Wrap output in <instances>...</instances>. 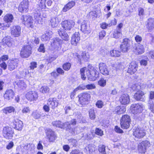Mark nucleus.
Here are the masks:
<instances>
[{
	"label": "nucleus",
	"mask_w": 154,
	"mask_h": 154,
	"mask_svg": "<svg viewBox=\"0 0 154 154\" xmlns=\"http://www.w3.org/2000/svg\"><path fill=\"white\" fill-rule=\"evenodd\" d=\"M131 121L130 116L128 115H124L122 116L120 120L121 127L123 129H127L129 126Z\"/></svg>",
	"instance_id": "f257e3e1"
},
{
	"label": "nucleus",
	"mask_w": 154,
	"mask_h": 154,
	"mask_svg": "<svg viewBox=\"0 0 154 154\" xmlns=\"http://www.w3.org/2000/svg\"><path fill=\"white\" fill-rule=\"evenodd\" d=\"M3 134L5 138L8 139H11L14 134V130L8 126L4 127Z\"/></svg>",
	"instance_id": "f03ea898"
},
{
	"label": "nucleus",
	"mask_w": 154,
	"mask_h": 154,
	"mask_svg": "<svg viewBox=\"0 0 154 154\" xmlns=\"http://www.w3.org/2000/svg\"><path fill=\"white\" fill-rule=\"evenodd\" d=\"M79 101L80 103L84 106L91 98L90 94L88 93L85 92L80 94L79 95Z\"/></svg>",
	"instance_id": "7ed1b4c3"
},
{
	"label": "nucleus",
	"mask_w": 154,
	"mask_h": 154,
	"mask_svg": "<svg viewBox=\"0 0 154 154\" xmlns=\"http://www.w3.org/2000/svg\"><path fill=\"white\" fill-rule=\"evenodd\" d=\"M22 23L27 27L32 28L33 27V19L30 15H23L21 18Z\"/></svg>",
	"instance_id": "20e7f679"
},
{
	"label": "nucleus",
	"mask_w": 154,
	"mask_h": 154,
	"mask_svg": "<svg viewBox=\"0 0 154 154\" xmlns=\"http://www.w3.org/2000/svg\"><path fill=\"white\" fill-rule=\"evenodd\" d=\"M86 74L88 79L92 81H95L99 76V73L97 70H86Z\"/></svg>",
	"instance_id": "39448f33"
},
{
	"label": "nucleus",
	"mask_w": 154,
	"mask_h": 154,
	"mask_svg": "<svg viewBox=\"0 0 154 154\" xmlns=\"http://www.w3.org/2000/svg\"><path fill=\"white\" fill-rule=\"evenodd\" d=\"M75 22L72 20H66L61 23L62 27L66 30H69L73 27L75 25Z\"/></svg>",
	"instance_id": "423d86ee"
},
{
	"label": "nucleus",
	"mask_w": 154,
	"mask_h": 154,
	"mask_svg": "<svg viewBox=\"0 0 154 154\" xmlns=\"http://www.w3.org/2000/svg\"><path fill=\"white\" fill-rule=\"evenodd\" d=\"M10 31L11 34L13 36L18 37L21 35V28L18 25L12 26L10 28Z\"/></svg>",
	"instance_id": "0eeeda50"
},
{
	"label": "nucleus",
	"mask_w": 154,
	"mask_h": 154,
	"mask_svg": "<svg viewBox=\"0 0 154 154\" xmlns=\"http://www.w3.org/2000/svg\"><path fill=\"white\" fill-rule=\"evenodd\" d=\"M32 48L29 45L24 46L22 49L21 53V56L23 58L29 57L31 54Z\"/></svg>",
	"instance_id": "6e6552de"
},
{
	"label": "nucleus",
	"mask_w": 154,
	"mask_h": 154,
	"mask_svg": "<svg viewBox=\"0 0 154 154\" xmlns=\"http://www.w3.org/2000/svg\"><path fill=\"white\" fill-rule=\"evenodd\" d=\"M29 2L28 0H23L19 6L18 10L21 13L26 12L28 10Z\"/></svg>",
	"instance_id": "1a4fd4ad"
},
{
	"label": "nucleus",
	"mask_w": 154,
	"mask_h": 154,
	"mask_svg": "<svg viewBox=\"0 0 154 154\" xmlns=\"http://www.w3.org/2000/svg\"><path fill=\"white\" fill-rule=\"evenodd\" d=\"M129 40L127 38L123 39L122 44L120 45V49L123 52H127L130 48V44L129 42Z\"/></svg>",
	"instance_id": "9d476101"
},
{
	"label": "nucleus",
	"mask_w": 154,
	"mask_h": 154,
	"mask_svg": "<svg viewBox=\"0 0 154 154\" xmlns=\"http://www.w3.org/2000/svg\"><path fill=\"white\" fill-rule=\"evenodd\" d=\"M143 108L142 104H132L131 107V109L133 114H137L142 112Z\"/></svg>",
	"instance_id": "9b49d317"
},
{
	"label": "nucleus",
	"mask_w": 154,
	"mask_h": 154,
	"mask_svg": "<svg viewBox=\"0 0 154 154\" xmlns=\"http://www.w3.org/2000/svg\"><path fill=\"white\" fill-rule=\"evenodd\" d=\"M61 42V40L57 38L53 39L51 45L53 49L58 51L60 50L61 48L60 43Z\"/></svg>",
	"instance_id": "f8f14e48"
},
{
	"label": "nucleus",
	"mask_w": 154,
	"mask_h": 154,
	"mask_svg": "<svg viewBox=\"0 0 154 154\" xmlns=\"http://www.w3.org/2000/svg\"><path fill=\"white\" fill-rule=\"evenodd\" d=\"M134 130L133 134L135 137L140 139L143 137L145 135V133L141 128H137Z\"/></svg>",
	"instance_id": "ddd939ff"
},
{
	"label": "nucleus",
	"mask_w": 154,
	"mask_h": 154,
	"mask_svg": "<svg viewBox=\"0 0 154 154\" xmlns=\"http://www.w3.org/2000/svg\"><path fill=\"white\" fill-rule=\"evenodd\" d=\"M19 62L18 60L14 59L9 60L8 61V69L10 71L14 69L17 66Z\"/></svg>",
	"instance_id": "4468645a"
},
{
	"label": "nucleus",
	"mask_w": 154,
	"mask_h": 154,
	"mask_svg": "<svg viewBox=\"0 0 154 154\" xmlns=\"http://www.w3.org/2000/svg\"><path fill=\"white\" fill-rule=\"evenodd\" d=\"M26 98L30 101L36 100L38 96L37 93L34 91H30L28 92L26 94Z\"/></svg>",
	"instance_id": "2eb2a0df"
},
{
	"label": "nucleus",
	"mask_w": 154,
	"mask_h": 154,
	"mask_svg": "<svg viewBox=\"0 0 154 154\" xmlns=\"http://www.w3.org/2000/svg\"><path fill=\"white\" fill-rule=\"evenodd\" d=\"M99 66L100 71L101 73L105 75L109 74V71L105 63H100L99 64Z\"/></svg>",
	"instance_id": "dca6fc26"
},
{
	"label": "nucleus",
	"mask_w": 154,
	"mask_h": 154,
	"mask_svg": "<svg viewBox=\"0 0 154 154\" xmlns=\"http://www.w3.org/2000/svg\"><path fill=\"white\" fill-rule=\"evenodd\" d=\"M138 65L135 61L132 62L128 66V72L131 74H133L137 71Z\"/></svg>",
	"instance_id": "f3484780"
},
{
	"label": "nucleus",
	"mask_w": 154,
	"mask_h": 154,
	"mask_svg": "<svg viewBox=\"0 0 154 154\" xmlns=\"http://www.w3.org/2000/svg\"><path fill=\"white\" fill-rule=\"evenodd\" d=\"M121 103L122 104L126 105L128 104L130 102V98L127 94H124L121 95L119 99Z\"/></svg>",
	"instance_id": "a211bd4d"
},
{
	"label": "nucleus",
	"mask_w": 154,
	"mask_h": 154,
	"mask_svg": "<svg viewBox=\"0 0 154 154\" xmlns=\"http://www.w3.org/2000/svg\"><path fill=\"white\" fill-rule=\"evenodd\" d=\"M134 52L137 54H141L144 51V49L143 45L141 44H137L133 47Z\"/></svg>",
	"instance_id": "6ab92c4d"
},
{
	"label": "nucleus",
	"mask_w": 154,
	"mask_h": 154,
	"mask_svg": "<svg viewBox=\"0 0 154 154\" xmlns=\"http://www.w3.org/2000/svg\"><path fill=\"white\" fill-rule=\"evenodd\" d=\"M81 30L85 34H89L91 30L89 26L87 24V22L84 21L82 23L81 26Z\"/></svg>",
	"instance_id": "aec40b11"
},
{
	"label": "nucleus",
	"mask_w": 154,
	"mask_h": 154,
	"mask_svg": "<svg viewBox=\"0 0 154 154\" xmlns=\"http://www.w3.org/2000/svg\"><path fill=\"white\" fill-rule=\"evenodd\" d=\"M14 95V93L13 91L11 89L7 90L4 95L5 99L7 100H11L13 98Z\"/></svg>",
	"instance_id": "412c9836"
},
{
	"label": "nucleus",
	"mask_w": 154,
	"mask_h": 154,
	"mask_svg": "<svg viewBox=\"0 0 154 154\" xmlns=\"http://www.w3.org/2000/svg\"><path fill=\"white\" fill-rule=\"evenodd\" d=\"M149 100L148 104V108L150 110L154 113V104L152 100L154 98V92L151 91L150 92Z\"/></svg>",
	"instance_id": "4be33fe9"
},
{
	"label": "nucleus",
	"mask_w": 154,
	"mask_h": 154,
	"mask_svg": "<svg viewBox=\"0 0 154 154\" xmlns=\"http://www.w3.org/2000/svg\"><path fill=\"white\" fill-rule=\"evenodd\" d=\"M47 105L52 109H54L58 106V103L56 99L55 98H50L48 101Z\"/></svg>",
	"instance_id": "5701e85b"
},
{
	"label": "nucleus",
	"mask_w": 154,
	"mask_h": 154,
	"mask_svg": "<svg viewBox=\"0 0 154 154\" xmlns=\"http://www.w3.org/2000/svg\"><path fill=\"white\" fill-rule=\"evenodd\" d=\"M14 128L18 131H21L23 127L22 121L18 119L15 120L13 122Z\"/></svg>",
	"instance_id": "b1692460"
},
{
	"label": "nucleus",
	"mask_w": 154,
	"mask_h": 154,
	"mask_svg": "<svg viewBox=\"0 0 154 154\" xmlns=\"http://www.w3.org/2000/svg\"><path fill=\"white\" fill-rule=\"evenodd\" d=\"M47 137L50 142H53L56 138V136L54 132L51 129H48L47 132Z\"/></svg>",
	"instance_id": "393cba45"
},
{
	"label": "nucleus",
	"mask_w": 154,
	"mask_h": 154,
	"mask_svg": "<svg viewBox=\"0 0 154 154\" xmlns=\"http://www.w3.org/2000/svg\"><path fill=\"white\" fill-rule=\"evenodd\" d=\"M52 124L54 126L58 127L61 128H63L66 127V126H67L69 124V122L63 123L60 121H57L53 122Z\"/></svg>",
	"instance_id": "a878e982"
},
{
	"label": "nucleus",
	"mask_w": 154,
	"mask_h": 154,
	"mask_svg": "<svg viewBox=\"0 0 154 154\" xmlns=\"http://www.w3.org/2000/svg\"><path fill=\"white\" fill-rule=\"evenodd\" d=\"M146 23V27L149 30L151 31L154 29V18H149Z\"/></svg>",
	"instance_id": "bb28decb"
},
{
	"label": "nucleus",
	"mask_w": 154,
	"mask_h": 154,
	"mask_svg": "<svg viewBox=\"0 0 154 154\" xmlns=\"http://www.w3.org/2000/svg\"><path fill=\"white\" fill-rule=\"evenodd\" d=\"M67 127V130L70 132L71 134H77L79 133L81 131H80V128L79 127H76L75 129L72 128L70 126V125L69 122V124L67 126H66Z\"/></svg>",
	"instance_id": "cd10ccee"
},
{
	"label": "nucleus",
	"mask_w": 154,
	"mask_h": 154,
	"mask_svg": "<svg viewBox=\"0 0 154 154\" xmlns=\"http://www.w3.org/2000/svg\"><path fill=\"white\" fill-rule=\"evenodd\" d=\"M80 40L79 34V32H75L72 35L71 39L72 45H76L78 41Z\"/></svg>",
	"instance_id": "c85d7f7f"
},
{
	"label": "nucleus",
	"mask_w": 154,
	"mask_h": 154,
	"mask_svg": "<svg viewBox=\"0 0 154 154\" xmlns=\"http://www.w3.org/2000/svg\"><path fill=\"white\" fill-rule=\"evenodd\" d=\"M75 5V2L72 1L68 2L65 5L62 9L63 12H66L72 8Z\"/></svg>",
	"instance_id": "c756f323"
},
{
	"label": "nucleus",
	"mask_w": 154,
	"mask_h": 154,
	"mask_svg": "<svg viewBox=\"0 0 154 154\" xmlns=\"http://www.w3.org/2000/svg\"><path fill=\"white\" fill-rule=\"evenodd\" d=\"M49 24L52 27H55L57 26L59 23L60 21V20L58 19V17H52L50 20Z\"/></svg>",
	"instance_id": "7c9ffc66"
},
{
	"label": "nucleus",
	"mask_w": 154,
	"mask_h": 154,
	"mask_svg": "<svg viewBox=\"0 0 154 154\" xmlns=\"http://www.w3.org/2000/svg\"><path fill=\"white\" fill-rule=\"evenodd\" d=\"M144 94L141 91H139L135 93L134 97L137 100L143 101V100Z\"/></svg>",
	"instance_id": "2f4dec72"
},
{
	"label": "nucleus",
	"mask_w": 154,
	"mask_h": 154,
	"mask_svg": "<svg viewBox=\"0 0 154 154\" xmlns=\"http://www.w3.org/2000/svg\"><path fill=\"white\" fill-rule=\"evenodd\" d=\"M58 34L65 41H68L69 38L68 34L66 33L62 29H59L58 30Z\"/></svg>",
	"instance_id": "473e14b6"
},
{
	"label": "nucleus",
	"mask_w": 154,
	"mask_h": 154,
	"mask_svg": "<svg viewBox=\"0 0 154 154\" xmlns=\"http://www.w3.org/2000/svg\"><path fill=\"white\" fill-rule=\"evenodd\" d=\"M125 111V108L124 106H118L115 108L114 112L118 114H121L124 113Z\"/></svg>",
	"instance_id": "72a5a7b5"
},
{
	"label": "nucleus",
	"mask_w": 154,
	"mask_h": 154,
	"mask_svg": "<svg viewBox=\"0 0 154 154\" xmlns=\"http://www.w3.org/2000/svg\"><path fill=\"white\" fill-rule=\"evenodd\" d=\"M11 40L10 36H8L3 38L2 41L5 44L8 46L11 47L12 46V43Z\"/></svg>",
	"instance_id": "f704fd0d"
},
{
	"label": "nucleus",
	"mask_w": 154,
	"mask_h": 154,
	"mask_svg": "<svg viewBox=\"0 0 154 154\" xmlns=\"http://www.w3.org/2000/svg\"><path fill=\"white\" fill-rule=\"evenodd\" d=\"M14 19V17L12 14H6L4 17L3 19L6 23H11Z\"/></svg>",
	"instance_id": "c9c22d12"
},
{
	"label": "nucleus",
	"mask_w": 154,
	"mask_h": 154,
	"mask_svg": "<svg viewBox=\"0 0 154 154\" xmlns=\"http://www.w3.org/2000/svg\"><path fill=\"white\" fill-rule=\"evenodd\" d=\"M15 111L14 108L12 106H9L4 108L2 111L3 113L7 115L8 113L14 112Z\"/></svg>",
	"instance_id": "e433bc0d"
},
{
	"label": "nucleus",
	"mask_w": 154,
	"mask_h": 154,
	"mask_svg": "<svg viewBox=\"0 0 154 154\" xmlns=\"http://www.w3.org/2000/svg\"><path fill=\"white\" fill-rule=\"evenodd\" d=\"M113 37L116 38H122V34L121 33V30L116 29L114 32Z\"/></svg>",
	"instance_id": "4c0bfd02"
},
{
	"label": "nucleus",
	"mask_w": 154,
	"mask_h": 154,
	"mask_svg": "<svg viewBox=\"0 0 154 154\" xmlns=\"http://www.w3.org/2000/svg\"><path fill=\"white\" fill-rule=\"evenodd\" d=\"M51 32H49L43 35L41 37L42 40L43 41H46L49 40L50 38Z\"/></svg>",
	"instance_id": "58836bf2"
},
{
	"label": "nucleus",
	"mask_w": 154,
	"mask_h": 154,
	"mask_svg": "<svg viewBox=\"0 0 154 154\" xmlns=\"http://www.w3.org/2000/svg\"><path fill=\"white\" fill-rule=\"evenodd\" d=\"M84 87H81L79 86L77 88L74 89V91L71 93L70 94V97L71 99L73 98L76 92L79 90H84Z\"/></svg>",
	"instance_id": "ea45409f"
},
{
	"label": "nucleus",
	"mask_w": 154,
	"mask_h": 154,
	"mask_svg": "<svg viewBox=\"0 0 154 154\" xmlns=\"http://www.w3.org/2000/svg\"><path fill=\"white\" fill-rule=\"evenodd\" d=\"M110 54L112 57H118L121 55V52L118 51L112 50L110 51Z\"/></svg>",
	"instance_id": "a19ab883"
},
{
	"label": "nucleus",
	"mask_w": 154,
	"mask_h": 154,
	"mask_svg": "<svg viewBox=\"0 0 154 154\" xmlns=\"http://www.w3.org/2000/svg\"><path fill=\"white\" fill-rule=\"evenodd\" d=\"M85 149L88 150L89 153H91L95 151V148L94 145L92 144L88 145L86 147Z\"/></svg>",
	"instance_id": "79ce46f5"
},
{
	"label": "nucleus",
	"mask_w": 154,
	"mask_h": 154,
	"mask_svg": "<svg viewBox=\"0 0 154 154\" xmlns=\"http://www.w3.org/2000/svg\"><path fill=\"white\" fill-rule=\"evenodd\" d=\"M40 91L43 94H47L48 93L50 89L47 86H43L40 88Z\"/></svg>",
	"instance_id": "37998d69"
},
{
	"label": "nucleus",
	"mask_w": 154,
	"mask_h": 154,
	"mask_svg": "<svg viewBox=\"0 0 154 154\" xmlns=\"http://www.w3.org/2000/svg\"><path fill=\"white\" fill-rule=\"evenodd\" d=\"M16 84L18 87L20 88H23L26 87V84L23 81L19 80L16 82Z\"/></svg>",
	"instance_id": "c03bdc74"
},
{
	"label": "nucleus",
	"mask_w": 154,
	"mask_h": 154,
	"mask_svg": "<svg viewBox=\"0 0 154 154\" xmlns=\"http://www.w3.org/2000/svg\"><path fill=\"white\" fill-rule=\"evenodd\" d=\"M138 150L140 153H144L146 151V149L141 144V142L138 145Z\"/></svg>",
	"instance_id": "a18cd8bd"
},
{
	"label": "nucleus",
	"mask_w": 154,
	"mask_h": 154,
	"mask_svg": "<svg viewBox=\"0 0 154 154\" xmlns=\"http://www.w3.org/2000/svg\"><path fill=\"white\" fill-rule=\"evenodd\" d=\"M32 116L34 118L38 119L40 117L41 115L40 112L37 110H35L32 112Z\"/></svg>",
	"instance_id": "49530a36"
},
{
	"label": "nucleus",
	"mask_w": 154,
	"mask_h": 154,
	"mask_svg": "<svg viewBox=\"0 0 154 154\" xmlns=\"http://www.w3.org/2000/svg\"><path fill=\"white\" fill-rule=\"evenodd\" d=\"M81 87H84V89L85 88H87L88 89H94L96 88V86L94 84H90L86 85V86H84L83 85H80L79 86Z\"/></svg>",
	"instance_id": "de8ad7c7"
},
{
	"label": "nucleus",
	"mask_w": 154,
	"mask_h": 154,
	"mask_svg": "<svg viewBox=\"0 0 154 154\" xmlns=\"http://www.w3.org/2000/svg\"><path fill=\"white\" fill-rule=\"evenodd\" d=\"M82 58L85 61H87L90 57L89 53L85 52H83L81 54Z\"/></svg>",
	"instance_id": "09e8293b"
},
{
	"label": "nucleus",
	"mask_w": 154,
	"mask_h": 154,
	"mask_svg": "<svg viewBox=\"0 0 154 154\" xmlns=\"http://www.w3.org/2000/svg\"><path fill=\"white\" fill-rule=\"evenodd\" d=\"M132 89L134 91H138L141 89L140 86L138 84H134L131 87Z\"/></svg>",
	"instance_id": "8fccbe9b"
},
{
	"label": "nucleus",
	"mask_w": 154,
	"mask_h": 154,
	"mask_svg": "<svg viewBox=\"0 0 154 154\" xmlns=\"http://www.w3.org/2000/svg\"><path fill=\"white\" fill-rule=\"evenodd\" d=\"M10 25L11 24L9 23L5 24L0 23V29L2 30L6 29L7 28L9 27Z\"/></svg>",
	"instance_id": "3c124183"
},
{
	"label": "nucleus",
	"mask_w": 154,
	"mask_h": 154,
	"mask_svg": "<svg viewBox=\"0 0 154 154\" xmlns=\"http://www.w3.org/2000/svg\"><path fill=\"white\" fill-rule=\"evenodd\" d=\"M105 146L104 145H100L99 146V151L103 154H106Z\"/></svg>",
	"instance_id": "603ef678"
},
{
	"label": "nucleus",
	"mask_w": 154,
	"mask_h": 154,
	"mask_svg": "<svg viewBox=\"0 0 154 154\" xmlns=\"http://www.w3.org/2000/svg\"><path fill=\"white\" fill-rule=\"evenodd\" d=\"M71 66V64L69 63H64L63 65V68L66 71L69 70Z\"/></svg>",
	"instance_id": "864d4df0"
},
{
	"label": "nucleus",
	"mask_w": 154,
	"mask_h": 154,
	"mask_svg": "<svg viewBox=\"0 0 154 154\" xmlns=\"http://www.w3.org/2000/svg\"><path fill=\"white\" fill-rule=\"evenodd\" d=\"M24 149L26 150L27 153L31 151L32 149L30 144H28L25 145L24 147Z\"/></svg>",
	"instance_id": "5fc2aeb1"
},
{
	"label": "nucleus",
	"mask_w": 154,
	"mask_h": 154,
	"mask_svg": "<svg viewBox=\"0 0 154 154\" xmlns=\"http://www.w3.org/2000/svg\"><path fill=\"white\" fill-rule=\"evenodd\" d=\"M138 15L140 17H143L144 15V11L143 8L140 7L138 8Z\"/></svg>",
	"instance_id": "6e6d98bb"
},
{
	"label": "nucleus",
	"mask_w": 154,
	"mask_h": 154,
	"mask_svg": "<svg viewBox=\"0 0 154 154\" xmlns=\"http://www.w3.org/2000/svg\"><path fill=\"white\" fill-rule=\"evenodd\" d=\"M86 69V68L84 67L81 69L80 70L81 78L83 80H85L86 78L84 74L85 71Z\"/></svg>",
	"instance_id": "4d7b16f0"
},
{
	"label": "nucleus",
	"mask_w": 154,
	"mask_h": 154,
	"mask_svg": "<svg viewBox=\"0 0 154 154\" xmlns=\"http://www.w3.org/2000/svg\"><path fill=\"white\" fill-rule=\"evenodd\" d=\"M69 143L70 145H72L73 146H76V144H77V140L74 139H70L69 140Z\"/></svg>",
	"instance_id": "13d9d810"
},
{
	"label": "nucleus",
	"mask_w": 154,
	"mask_h": 154,
	"mask_svg": "<svg viewBox=\"0 0 154 154\" xmlns=\"http://www.w3.org/2000/svg\"><path fill=\"white\" fill-rule=\"evenodd\" d=\"M89 116L91 119H94L95 118L94 112V109H91L89 112Z\"/></svg>",
	"instance_id": "bf43d9fd"
},
{
	"label": "nucleus",
	"mask_w": 154,
	"mask_h": 154,
	"mask_svg": "<svg viewBox=\"0 0 154 154\" xmlns=\"http://www.w3.org/2000/svg\"><path fill=\"white\" fill-rule=\"evenodd\" d=\"M141 144L144 146L146 149L150 146V142L147 140H145L141 142Z\"/></svg>",
	"instance_id": "052dcab7"
},
{
	"label": "nucleus",
	"mask_w": 154,
	"mask_h": 154,
	"mask_svg": "<svg viewBox=\"0 0 154 154\" xmlns=\"http://www.w3.org/2000/svg\"><path fill=\"white\" fill-rule=\"evenodd\" d=\"M98 84L100 86L103 87L106 85V81L103 78H101L98 81Z\"/></svg>",
	"instance_id": "680f3d73"
},
{
	"label": "nucleus",
	"mask_w": 154,
	"mask_h": 154,
	"mask_svg": "<svg viewBox=\"0 0 154 154\" xmlns=\"http://www.w3.org/2000/svg\"><path fill=\"white\" fill-rule=\"evenodd\" d=\"M103 103L101 100H98L96 103V106L99 108H102L103 106Z\"/></svg>",
	"instance_id": "e2e57ef3"
},
{
	"label": "nucleus",
	"mask_w": 154,
	"mask_h": 154,
	"mask_svg": "<svg viewBox=\"0 0 154 154\" xmlns=\"http://www.w3.org/2000/svg\"><path fill=\"white\" fill-rule=\"evenodd\" d=\"M8 56L7 55H4L0 58V62H4L5 61L8 60Z\"/></svg>",
	"instance_id": "0e129e2a"
},
{
	"label": "nucleus",
	"mask_w": 154,
	"mask_h": 154,
	"mask_svg": "<svg viewBox=\"0 0 154 154\" xmlns=\"http://www.w3.org/2000/svg\"><path fill=\"white\" fill-rule=\"evenodd\" d=\"M96 134L100 136H102L103 135V131L99 128H96Z\"/></svg>",
	"instance_id": "69168bd1"
},
{
	"label": "nucleus",
	"mask_w": 154,
	"mask_h": 154,
	"mask_svg": "<svg viewBox=\"0 0 154 154\" xmlns=\"http://www.w3.org/2000/svg\"><path fill=\"white\" fill-rule=\"evenodd\" d=\"M45 2L46 0H41L40 4H39V6L42 9H45V8L46 7L45 4Z\"/></svg>",
	"instance_id": "338daca9"
},
{
	"label": "nucleus",
	"mask_w": 154,
	"mask_h": 154,
	"mask_svg": "<svg viewBox=\"0 0 154 154\" xmlns=\"http://www.w3.org/2000/svg\"><path fill=\"white\" fill-rule=\"evenodd\" d=\"M70 154H83L82 152H80L78 149L72 150L70 153Z\"/></svg>",
	"instance_id": "774afa93"
}]
</instances>
